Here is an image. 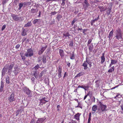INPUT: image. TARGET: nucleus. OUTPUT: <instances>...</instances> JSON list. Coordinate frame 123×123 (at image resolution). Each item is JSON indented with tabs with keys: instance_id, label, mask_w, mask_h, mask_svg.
Returning a JSON list of instances; mask_svg holds the SVG:
<instances>
[{
	"instance_id": "obj_45",
	"label": "nucleus",
	"mask_w": 123,
	"mask_h": 123,
	"mask_svg": "<svg viewBox=\"0 0 123 123\" xmlns=\"http://www.w3.org/2000/svg\"><path fill=\"white\" fill-rule=\"evenodd\" d=\"M8 1V0H3L2 1V4L3 5H5Z\"/></svg>"
},
{
	"instance_id": "obj_47",
	"label": "nucleus",
	"mask_w": 123,
	"mask_h": 123,
	"mask_svg": "<svg viewBox=\"0 0 123 123\" xmlns=\"http://www.w3.org/2000/svg\"><path fill=\"white\" fill-rule=\"evenodd\" d=\"M99 16L98 15V17L97 18H95V19H93V21H94L95 22L96 21H97L99 19Z\"/></svg>"
},
{
	"instance_id": "obj_23",
	"label": "nucleus",
	"mask_w": 123,
	"mask_h": 123,
	"mask_svg": "<svg viewBox=\"0 0 123 123\" xmlns=\"http://www.w3.org/2000/svg\"><path fill=\"white\" fill-rule=\"evenodd\" d=\"M43 59L42 61L44 63H45L46 62V57L45 55H43Z\"/></svg>"
},
{
	"instance_id": "obj_40",
	"label": "nucleus",
	"mask_w": 123,
	"mask_h": 123,
	"mask_svg": "<svg viewBox=\"0 0 123 123\" xmlns=\"http://www.w3.org/2000/svg\"><path fill=\"white\" fill-rule=\"evenodd\" d=\"M88 95L89 96H90V98H91V96L90 95V92H88V93H87V94L86 95H85L84 98V100H85L86 98V97H87Z\"/></svg>"
},
{
	"instance_id": "obj_30",
	"label": "nucleus",
	"mask_w": 123,
	"mask_h": 123,
	"mask_svg": "<svg viewBox=\"0 0 123 123\" xmlns=\"http://www.w3.org/2000/svg\"><path fill=\"white\" fill-rule=\"evenodd\" d=\"M23 3H20L18 4L19 7L18 8V9L19 10H20L21 9L22 7L23 6Z\"/></svg>"
},
{
	"instance_id": "obj_7",
	"label": "nucleus",
	"mask_w": 123,
	"mask_h": 123,
	"mask_svg": "<svg viewBox=\"0 0 123 123\" xmlns=\"http://www.w3.org/2000/svg\"><path fill=\"white\" fill-rule=\"evenodd\" d=\"M8 100L9 102L10 103H11L15 101L14 93V92H12L11 94L9 95L8 97Z\"/></svg>"
},
{
	"instance_id": "obj_20",
	"label": "nucleus",
	"mask_w": 123,
	"mask_h": 123,
	"mask_svg": "<svg viewBox=\"0 0 123 123\" xmlns=\"http://www.w3.org/2000/svg\"><path fill=\"white\" fill-rule=\"evenodd\" d=\"M113 30L110 32L108 36L109 40H111L112 39V36L113 35Z\"/></svg>"
},
{
	"instance_id": "obj_37",
	"label": "nucleus",
	"mask_w": 123,
	"mask_h": 123,
	"mask_svg": "<svg viewBox=\"0 0 123 123\" xmlns=\"http://www.w3.org/2000/svg\"><path fill=\"white\" fill-rule=\"evenodd\" d=\"M22 35L23 36H25L26 35V32L25 29H24L22 33Z\"/></svg>"
},
{
	"instance_id": "obj_26",
	"label": "nucleus",
	"mask_w": 123,
	"mask_h": 123,
	"mask_svg": "<svg viewBox=\"0 0 123 123\" xmlns=\"http://www.w3.org/2000/svg\"><path fill=\"white\" fill-rule=\"evenodd\" d=\"M45 98H43L42 99L40 100V104H41V105H43L44 104L46 103V102L44 101V99Z\"/></svg>"
},
{
	"instance_id": "obj_31",
	"label": "nucleus",
	"mask_w": 123,
	"mask_h": 123,
	"mask_svg": "<svg viewBox=\"0 0 123 123\" xmlns=\"http://www.w3.org/2000/svg\"><path fill=\"white\" fill-rule=\"evenodd\" d=\"M31 22H30L27 23L26 24H25V27H28L31 26Z\"/></svg>"
},
{
	"instance_id": "obj_13",
	"label": "nucleus",
	"mask_w": 123,
	"mask_h": 123,
	"mask_svg": "<svg viewBox=\"0 0 123 123\" xmlns=\"http://www.w3.org/2000/svg\"><path fill=\"white\" fill-rule=\"evenodd\" d=\"M6 66H5L3 69L1 75L2 77H3L5 75L7 72V68H6Z\"/></svg>"
},
{
	"instance_id": "obj_3",
	"label": "nucleus",
	"mask_w": 123,
	"mask_h": 123,
	"mask_svg": "<svg viewBox=\"0 0 123 123\" xmlns=\"http://www.w3.org/2000/svg\"><path fill=\"white\" fill-rule=\"evenodd\" d=\"M33 50L31 48H30L27 49V52L25 54V55L26 57H31L33 56Z\"/></svg>"
},
{
	"instance_id": "obj_10",
	"label": "nucleus",
	"mask_w": 123,
	"mask_h": 123,
	"mask_svg": "<svg viewBox=\"0 0 123 123\" xmlns=\"http://www.w3.org/2000/svg\"><path fill=\"white\" fill-rule=\"evenodd\" d=\"M81 113H78L74 116V118L79 122L80 121V117L81 115Z\"/></svg>"
},
{
	"instance_id": "obj_35",
	"label": "nucleus",
	"mask_w": 123,
	"mask_h": 123,
	"mask_svg": "<svg viewBox=\"0 0 123 123\" xmlns=\"http://www.w3.org/2000/svg\"><path fill=\"white\" fill-rule=\"evenodd\" d=\"M43 57L40 56L37 59V62H39L42 60Z\"/></svg>"
},
{
	"instance_id": "obj_56",
	"label": "nucleus",
	"mask_w": 123,
	"mask_h": 123,
	"mask_svg": "<svg viewBox=\"0 0 123 123\" xmlns=\"http://www.w3.org/2000/svg\"><path fill=\"white\" fill-rule=\"evenodd\" d=\"M14 68L15 69V70L18 69H19L18 66L17 65H16V66L14 67Z\"/></svg>"
},
{
	"instance_id": "obj_49",
	"label": "nucleus",
	"mask_w": 123,
	"mask_h": 123,
	"mask_svg": "<svg viewBox=\"0 0 123 123\" xmlns=\"http://www.w3.org/2000/svg\"><path fill=\"white\" fill-rule=\"evenodd\" d=\"M38 19H36L34 20L33 21V23L34 24H35L37 22Z\"/></svg>"
},
{
	"instance_id": "obj_21",
	"label": "nucleus",
	"mask_w": 123,
	"mask_h": 123,
	"mask_svg": "<svg viewBox=\"0 0 123 123\" xmlns=\"http://www.w3.org/2000/svg\"><path fill=\"white\" fill-rule=\"evenodd\" d=\"M38 9H34L33 8L31 10V12L32 13H34L37 12L38 11Z\"/></svg>"
},
{
	"instance_id": "obj_16",
	"label": "nucleus",
	"mask_w": 123,
	"mask_h": 123,
	"mask_svg": "<svg viewBox=\"0 0 123 123\" xmlns=\"http://www.w3.org/2000/svg\"><path fill=\"white\" fill-rule=\"evenodd\" d=\"M87 65L88 64L86 63V61H84L82 65V66L84 67L83 68L84 69L86 70L88 68L87 67Z\"/></svg>"
},
{
	"instance_id": "obj_27",
	"label": "nucleus",
	"mask_w": 123,
	"mask_h": 123,
	"mask_svg": "<svg viewBox=\"0 0 123 123\" xmlns=\"http://www.w3.org/2000/svg\"><path fill=\"white\" fill-rule=\"evenodd\" d=\"M63 37L65 36L66 37H69L70 36V35L69 34L68 32H66L63 34Z\"/></svg>"
},
{
	"instance_id": "obj_44",
	"label": "nucleus",
	"mask_w": 123,
	"mask_h": 123,
	"mask_svg": "<svg viewBox=\"0 0 123 123\" xmlns=\"http://www.w3.org/2000/svg\"><path fill=\"white\" fill-rule=\"evenodd\" d=\"M92 39H90L88 41L87 44L88 45H90V44L91 43L92 41Z\"/></svg>"
},
{
	"instance_id": "obj_2",
	"label": "nucleus",
	"mask_w": 123,
	"mask_h": 123,
	"mask_svg": "<svg viewBox=\"0 0 123 123\" xmlns=\"http://www.w3.org/2000/svg\"><path fill=\"white\" fill-rule=\"evenodd\" d=\"M116 35L115 37H116L117 39L119 40L122 38L123 34L120 28H118V29L116 30Z\"/></svg>"
},
{
	"instance_id": "obj_39",
	"label": "nucleus",
	"mask_w": 123,
	"mask_h": 123,
	"mask_svg": "<svg viewBox=\"0 0 123 123\" xmlns=\"http://www.w3.org/2000/svg\"><path fill=\"white\" fill-rule=\"evenodd\" d=\"M77 21V19L76 18H74V19L71 23V25L73 26L74 23Z\"/></svg>"
},
{
	"instance_id": "obj_61",
	"label": "nucleus",
	"mask_w": 123,
	"mask_h": 123,
	"mask_svg": "<svg viewBox=\"0 0 123 123\" xmlns=\"http://www.w3.org/2000/svg\"><path fill=\"white\" fill-rule=\"evenodd\" d=\"M61 73H58V76L59 78H60L61 77Z\"/></svg>"
},
{
	"instance_id": "obj_50",
	"label": "nucleus",
	"mask_w": 123,
	"mask_h": 123,
	"mask_svg": "<svg viewBox=\"0 0 123 123\" xmlns=\"http://www.w3.org/2000/svg\"><path fill=\"white\" fill-rule=\"evenodd\" d=\"M86 61V63L88 64L90 63L91 62L90 60H87V58H86V61Z\"/></svg>"
},
{
	"instance_id": "obj_58",
	"label": "nucleus",
	"mask_w": 123,
	"mask_h": 123,
	"mask_svg": "<svg viewBox=\"0 0 123 123\" xmlns=\"http://www.w3.org/2000/svg\"><path fill=\"white\" fill-rule=\"evenodd\" d=\"M60 106L59 105H58L57 106V110L58 111H59V108H60Z\"/></svg>"
},
{
	"instance_id": "obj_41",
	"label": "nucleus",
	"mask_w": 123,
	"mask_h": 123,
	"mask_svg": "<svg viewBox=\"0 0 123 123\" xmlns=\"http://www.w3.org/2000/svg\"><path fill=\"white\" fill-rule=\"evenodd\" d=\"M117 95L116 97H114V98L118 100V97L120 95L119 93H117L116 94Z\"/></svg>"
},
{
	"instance_id": "obj_36",
	"label": "nucleus",
	"mask_w": 123,
	"mask_h": 123,
	"mask_svg": "<svg viewBox=\"0 0 123 123\" xmlns=\"http://www.w3.org/2000/svg\"><path fill=\"white\" fill-rule=\"evenodd\" d=\"M19 69H18L15 70H14L15 72H14V73L15 74L17 75L19 73Z\"/></svg>"
},
{
	"instance_id": "obj_29",
	"label": "nucleus",
	"mask_w": 123,
	"mask_h": 123,
	"mask_svg": "<svg viewBox=\"0 0 123 123\" xmlns=\"http://www.w3.org/2000/svg\"><path fill=\"white\" fill-rule=\"evenodd\" d=\"M74 52H73L72 55L70 56V58L71 59L73 60L74 58Z\"/></svg>"
},
{
	"instance_id": "obj_22",
	"label": "nucleus",
	"mask_w": 123,
	"mask_h": 123,
	"mask_svg": "<svg viewBox=\"0 0 123 123\" xmlns=\"http://www.w3.org/2000/svg\"><path fill=\"white\" fill-rule=\"evenodd\" d=\"M84 73L83 72H81L77 74L75 76V77H80L83 75L84 74Z\"/></svg>"
},
{
	"instance_id": "obj_4",
	"label": "nucleus",
	"mask_w": 123,
	"mask_h": 123,
	"mask_svg": "<svg viewBox=\"0 0 123 123\" xmlns=\"http://www.w3.org/2000/svg\"><path fill=\"white\" fill-rule=\"evenodd\" d=\"M14 66L13 63H11L9 64L6 65L5 66H6V68L8 69V73L9 75H10L12 72V69Z\"/></svg>"
},
{
	"instance_id": "obj_34",
	"label": "nucleus",
	"mask_w": 123,
	"mask_h": 123,
	"mask_svg": "<svg viewBox=\"0 0 123 123\" xmlns=\"http://www.w3.org/2000/svg\"><path fill=\"white\" fill-rule=\"evenodd\" d=\"M62 18V16L60 14H58L57 15L56 18L57 19L58 21H59L61 18Z\"/></svg>"
},
{
	"instance_id": "obj_43",
	"label": "nucleus",
	"mask_w": 123,
	"mask_h": 123,
	"mask_svg": "<svg viewBox=\"0 0 123 123\" xmlns=\"http://www.w3.org/2000/svg\"><path fill=\"white\" fill-rule=\"evenodd\" d=\"M91 100L92 102L95 103V98L94 96H93L91 98Z\"/></svg>"
},
{
	"instance_id": "obj_52",
	"label": "nucleus",
	"mask_w": 123,
	"mask_h": 123,
	"mask_svg": "<svg viewBox=\"0 0 123 123\" xmlns=\"http://www.w3.org/2000/svg\"><path fill=\"white\" fill-rule=\"evenodd\" d=\"M6 25H3L1 28V30L2 31H3L4 29L6 28Z\"/></svg>"
},
{
	"instance_id": "obj_15",
	"label": "nucleus",
	"mask_w": 123,
	"mask_h": 123,
	"mask_svg": "<svg viewBox=\"0 0 123 123\" xmlns=\"http://www.w3.org/2000/svg\"><path fill=\"white\" fill-rule=\"evenodd\" d=\"M105 53H103L102 54V55L101 56V63L103 64L105 61Z\"/></svg>"
},
{
	"instance_id": "obj_24",
	"label": "nucleus",
	"mask_w": 123,
	"mask_h": 123,
	"mask_svg": "<svg viewBox=\"0 0 123 123\" xmlns=\"http://www.w3.org/2000/svg\"><path fill=\"white\" fill-rule=\"evenodd\" d=\"M34 76L36 78H37L38 77V74L37 71H34L33 74Z\"/></svg>"
},
{
	"instance_id": "obj_12",
	"label": "nucleus",
	"mask_w": 123,
	"mask_h": 123,
	"mask_svg": "<svg viewBox=\"0 0 123 123\" xmlns=\"http://www.w3.org/2000/svg\"><path fill=\"white\" fill-rule=\"evenodd\" d=\"M87 46L88 47L89 52H90L92 51L93 48V43H92L91 44H87Z\"/></svg>"
},
{
	"instance_id": "obj_62",
	"label": "nucleus",
	"mask_w": 123,
	"mask_h": 123,
	"mask_svg": "<svg viewBox=\"0 0 123 123\" xmlns=\"http://www.w3.org/2000/svg\"><path fill=\"white\" fill-rule=\"evenodd\" d=\"M109 4L110 5L109 6L110 7V8H111L112 7V6L113 5V3L111 2V3H110Z\"/></svg>"
},
{
	"instance_id": "obj_32",
	"label": "nucleus",
	"mask_w": 123,
	"mask_h": 123,
	"mask_svg": "<svg viewBox=\"0 0 123 123\" xmlns=\"http://www.w3.org/2000/svg\"><path fill=\"white\" fill-rule=\"evenodd\" d=\"M39 68V65L37 64V65L33 68V69L36 70L38 69Z\"/></svg>"
},
{
	"instance_id": "obj_57",
	"label": "nucleus",
	"mask_w": 123,
	"mask_h": 123,
	"mask_svg": "<svg viewBox=\"0 0 123 123\" xmlns=\"http://www.w3.org/2000/svg\"><path fill=\"white\" fill-rule=\"evenodd\" d=\"M87 30L86 29H84L83 30V33L85 35L86 34L85 32Z\"/></svg>"
},
{
	"instance_id": "obj_59",
	"label": "nucleus",
	"mask_w": 123,
	"mask_h": 123,
	"mask_svg": "<svg viewBox=\"0 0 123 123\" xmlns=\"http://www.w3.org/2000/svg\"><path fill=\"white\" fill-rule=\"evenodd\" d=\"M35 120L34 118L32 119L30 123H34Z\"/></svg>"
},
{
	"instance_id": "obj_48",
	"label": "nucleus",
	"mask_w": 123,
	"mask_h": 123,
	"mask_svg": "<svg viewBox=\"0 0 123 123\" xmlns=\"http://www.w3.org/2000/svg\"><path fill=\"white\" fill-rule=\"evenodd\" d=\"M73 41H70V43L69 44L70 46L72 47L73 46Z\"/></svg>"
},
{
	"instance_id": "obj_6",
	"label": "nucleus",
	"mask_w": 123,
	"mask_h": 123,
	"mask_svg": "<svg viewBox=\"0 0 123 123\" xmlns=\"http://www.w3.org/2000/svg\"><path fill=\"white\" fill-rule=\"evenodd\" d=\"M24 92L28 95V97H30L32 96L31 91L30 90L29 88H25L24 89Z\"/></svg>"
},
{
	"instance_id": "obj_18",
	"label": "nucleus",
	"mask_w": 123,
	"mask_h": 123,
	"mask_svg": "<svg viewBox=\"0 0 123 123\" xmlns=\"http://www.w3.org/2000/svg\"><path fill=\"white\" fill-rule=\"evenodd\" d=\"M117 61L116 60H111V62L109 66V68L111 67L112 65L116 64L117 62Z\"/></svg>"
},
{
	"instance_id": "obj_17",
	"label": "nucleus",
	"mask_w": 123,
	"mask_h": 123,
	"mask_svg": "<svg viewBox=\"0 0 123 123\" xmlns=\"http://www.w3.org/2000/svg\"><path fill=\"white\" fill-rule=\"evenodd\" d=\"M59 52L60 54V55L61 57H63L64 55V53L63 50L62 49H59Z\"/></svg>"
},
{
	"instance_id": "obj_53",
	"label": "nucleus",
	"mask_w": 123,
	"mask_h": 123,
	"mask_svg": "<svg viewBox=\"0 0 123 123\" xmlns=\"http://www.w3.org/2000/svg\"><path fill=\"white\" fill-rule=\"evenodd\" d=\"M57 12H56L55 11H54L52 12L51 13V15H54Z\"/></svg>"
},
{
	"instance_id": "obj_1",
	"label": "nucleus",
	"mask_w": 123,
	"mask_h": 123,
	"mask_svg": "<svg viewBox=\"0 0 123 123\" xmlns=\"http://www.w3.org/2000/svg\"><path fill=\"white\" fill-rule=\"evenodd\" d=\"M98 105L99 107L98 109L97 112L99 114H101V113L106 111L107 106L103 104V102L99 101L98 103Z\"/></svg>"
},
{
	"instance_id": "obj_42",
	"label": "nucleus",
	"mask_w": 123,
	"mask_h": 123,
	"mask_svg": "<svg viewBox=\"0 0 123 123\" xmlns=\"http://www.w3.org/2000/svg\"><path fill=\"white\" fill-rule=\"evenodd\" d=\"M45 72V71H43L41 72V73L39 75V78H41L42 77L43 74H44V73Z\"/></svg>"
},
{
	"instance_id": "obj_33",
	"label": "nucleus",
	"mask_w": 123,
	"mask_h": 123,
	"mask_svg": "<svg viewBox=\"0 0 123 123\" xmlns=\"http://www.w3.org/2000/svg\"><path fill=\"white\" fill-rule=\"evenodd\" d=\"M6 83L7 84H9L10 83V81L9 77L8 76L6 77Z\"/></svg>"
},
{
	"instance_id": "obj_38",
	"label": "nucleus",
	"mask_w": 123,
	"mask_h": 123,
	"mask_svg": "<svg viewBox=\"0 0 123 123\" xmlns=\"http://www.w3.org/2000/svg\"><path fill=\"white\" fill-rule=\"evenodd\" d=\"M20 55H21V57L22 58V60L23 61L25 60V58H26L25 57V55L23 56V54H20Z\"/></svg>"
},
{
	"instance_id": "obj_19",
	"label": "nucleus",
	"mask_w": 123,
	"mask_h": 123,
	"mask_svg": "<svg viewBox=\"0 0 123 123\" xmlns=\"http://www.w3.org/2000/svg\"><path fill=\"white\" fill-rule=\"evenodd\" d=\"M4 87L3 82L1 81V85L0 87V92H2L3 90Z\"/></svg>"
},
{
	"instance_id": "obj_46",
	"label": "nucleus",
	"mask_w": 123,
	"mask_h": 123,
	"mask_svg": "<svg viewBox=\"0 0 123 123\" xmlns=\"http://www.w3.org/2000/svg\"><path fill=\"white\" fill-rule=\"evenodd\" d=\"M114 70V69H111V68L110 69L108 70V72L109 73H112V72Z\"/></svg>"
},
{
	"instance_id": "obj_54",
	"label": "nucleus",
	"mask_w": 123,
	"mask_h": 123,
	"mask_svg": "<svg viewBox=\"0 0 123 123\" xmlns=\"http://www.w3.org/2000/svg\"><path fill=\"white\" fill-rule=\"evenodd\" d=\"M20 46V45L19 44L17 45L15 47L16 49H18L19 48Z\"/></svg>"
},
{
	"instance_id": "obj_55",
	"label": "nucleus",
	"mask_w": 123,
	"mask_h": 123,
	"mask_svg": "<svg viewBox=\"0 0 123 123\" xmlns=\"http://www.w3.org/2000/svg\"><path fill=\"white\" fill-rule=\"evenodd\" d=\"M23 3V5H24V6H27L28 5V3H29V2H24V3Z\"/></svg>"
},
{
	"instance_id": "obj_5",
	"label": "nucleus",
	"mask_w": 123,
	"mask_h": 123,
	"mask_svg": "<svg viewBox=\"0 0 123 123\" xmlns=\"http://www.w3.org/2000/svg\"><path fill=\"white\" fill-rule=\"evenodd\" d=\"M12 17L13 19L16 21H21L23 20V18L22 17H17V15L13 14L12 15Z\"/></svg>"
},
{
	"instance_id": "obj_14",
	"label": "nucleus",
	"mask_w": 123,
	"mask_h": 123,
	"mask_svg": "<svg viewBox=\"0 0 123 123\" xmlns=\"http://www.w3.org/2000/svg\"><path fill=\"white\" fill-rule=\"evenodd\" d=\"M97 110H98L97 105H93L92 107V113L93 114Z\"/></svg>"
},
{
	"instance_id": "obj_8",
	"label": "nucleus",
	"mask_w": 123,
	"mask_h": 123,
	"mask_svg": "<svg viewBox=\"0 0 123 123\" xmlns=\"http://www.w3.org/2000/svg\"><path fill=\"white\" fill-rule=\"evenodd\" d=\"M83 4V7L84 9L86 10V8L90 5V4L88 2L87 0H85Z\"/></svg>"
},
{
	"instance_id": "obj_51",
	"label": "nucleus",
	"mask_w": 123,
	"mask_h": 123,
	"mask_svg": "<svg viewBox=\"0 0 123 123\" xmlns=\"http://www.w3.org/2000/svg\"><path fill=\"white\" fill-rule=\"evenodd\" d=\"M69 123H77V122L75 120H72Z\"/></svg>"
},
{
	"instance_id": "obj_64",
	"label": "nucleus",
	"mask_w": 123,
	"mask_h": 123,
	"mask_svg": "<svg viewBox=\"0 0 123 123\" xmlns=\"http://www.w3.org/2000/svg\"><path fill=\"white\" fill-rule=\"evenodd\" d=\"M121 110L123 111V112L122 113H123V105H122L121 106Z\"/></svg>"
},
{
	"instance_id": "obj_25",
	"label": "nucleus",
	"mask_w": 123,
	"mask_h": 123,
	"mask_svg": "<svg viewBox=\"0 0 123 123\" xmlns=\"http://www.w3.org/2000/svg\"><path fill=\"white\" fill-rule=\"evenodd\" d=\"M111 8H108L106 11V13L108 15H109L111 12Z\"/></svg>"
},
{
	"instance_id": "obj_9",
	"label": "nucleus",
	"mask_w": 123,
	"mask_h": 123,
	"mask_svg": "<svg viewBox=\"0 0 123 123\" xmlns=\"http://www.w3.org/2000/svg\"><path fill=\"white\" fill-rule=\"evenodd\" d=\"M47 47V45H46L45 47H42L41 49L38 51V55H41L46 49Z\"/></svg>"
},
{
	"instance_id": "obj_28",
	"label": "nucleus",
	"mask_w": 123,
	"mask_h": 123,
	"mask_svg": "<svg viewBox=\"0 0 123 123\" xmlns=\"http://www.w3.org/2000/svg\"><path fill=\"white\" fill-rule=\"evenodd\" d=\"M62 67L60 65H59L58 67V73H62Z\"/></svg>"
},
{
	"instance_id": "obj_63",
	"label": "nucleus",
	"mask_w": 123,
	"mask_h": 123,
	"mask_svg": "<svg viewBox=\"0 0 123 123\" xmlns=\"http://www.w3.org/2000/svg\"><path fill=\"white\" fill-rule=\"evenodd\" d=\"M91 120V118H88L87 123H90V121Z\"/></svg>"
},
{
	"instance_id": "obj_60",
	"label": "nucleus",
	"mask_w": 123,
	"mask_h": 123,
	"mask_svg": "<svg viewBox=\"0 0 123 123\" xmlns=\"http://www.w3.org/2000/svg\"><path fill=\"white\" fill-rule=\"evenodd\" d=\"M65 1H63L62 0V3L61 4V5L62 6H64L65 4V3L64 2Z\"/></svg>"
},
{
	"instance_id": "obj_11",
	"label": "nucleus",
	"mask_w": 123,
	"mask_h": 123,
	"mask_svg": "<svg viewBox=\"0 0 123 123\" xmlns=\"http://www.w3.org/2000/svg\"><path fill=\"white\" fill-rule=\"evenodd\" d=\"M46 118L45 117L42 118H38L37 120L36 123H42L46 119Z\"/></svg>"
}]
</instances>
